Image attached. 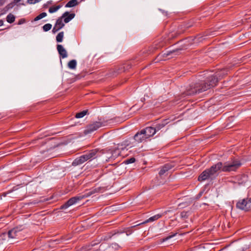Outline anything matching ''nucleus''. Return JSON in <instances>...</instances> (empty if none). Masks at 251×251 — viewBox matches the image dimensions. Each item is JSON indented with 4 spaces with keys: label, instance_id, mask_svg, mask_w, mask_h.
Masks as SVG:
<instances>
[{
    "label": "nucleus",
    "instance_id": "1",
    "mask_svg": "<svg viewBox=\"0 0 251 251\" xmlns=\"http://www.w3.org/2000/svg\"><path fill=\"white\" fill-rule=\"evenodd\" d=\"M241 165V162L238 159L226 162L224 164L222 162H218L203 171L199 176L198 180L203 181L208 179L212 180L218 175L219 171L221 170L223 172L235 171Z\"/></svg>",
    "mask_w": 251,
    "mask_h": 251
},
{
    "label": "nucleus",
    "instance_id": "2",
    "mask_svg": "<svg viewBox=\"0 0 251 251\" xmlns=\"http://www.w3.org/2000/svg\"><path fill=\"white\" fill-rule=\"evenodd\" d=\"M207 81L201 87L197 84H195V86H190V88L187 90L183 94V95H184V97L185 96H191L205 91L211 87L216 86L218 82V78L215 76H211L208 78Z\"/></svg>",
    "mask_w": 251,
    "mask_h": 251
},
{
    "label": "nucleus",
    "instance_id": "3",
    "mask_svg": "<svg viewBox=\"0 0 251 251\" xmlns=\"http://www.w3.org/2000/svg\"><path fill=\"white\" fill-rule=\"evenodd\" d=\"M105 126H106V122H105L99 121L94 122L87 126L84 131V133L85 134L91 133L98 129L99 128Z\"/></svg>",
    "mask_w": 251,
    "mask_h": 251
},
{
    "label": "nucleus",
    "instance_id": "4",
    "mask_svg": "<svg viewBox=\"0 0 251 251\" xmlns=\"http://www.w3.org/2000/svg\"><path fill=\"white\" fill-rule=\"evenodd\" d=\"M237 208L248 211L251 210V198L249 199H243L236 203Z\"/></svg>",
    "mask_w": 251,
    "mask_h": 251
},
{
    "label": "nucleus",
    "instance_id": "5",
    "mask_svg": "<svg viewBox=\"0 0 251 251\" xmlns=\"http://www.w3.org/2000/svg\"><path fill=\"white\" fill-rule=\"evenodd\" d=\"M83 199L84 196H83L82 194H80L78 196L73 197L70 199L65 204L62 205L61 206V209H66Z\"/></svg>",
    "mask_w": 251,
    "mask_h": 251
},
{
    "label": "nucleus",
    "instance_id": "6",
    "mask_svg": "<svg viewBox=\"0 0 251 251\" xmlns=\"http://www.w3.org/2000/svg\"><path fill=\"white\" fill-rule=\"evenodd\" d=\"M103 153V151L102 150H100L98 149H95L90 151L88 152L85 154V155L87 157V160H88L90 159L96 158Z\"/></svg>",
    "mask_w": 251,
    "mask_h": 251
},
{
    "label": "nucleus",
    "instance_id": "7",
    "mask_svg": "<svg viewBox=\"0 0 251 251\" xmlns=\"http://www.w3.org/2000/svg\"><path fill=\"white\" fill-rule=\"evenodd\" d=\"M4 235H7L9 239L18 238L20 235V231L18 228H14L10 230L7 233H4Z\"/></svg>",
    "mask_w": 251,
    "mask_h": 251
},
{
    "label": "nucleus",
    "instance_id": "8",
    "mask_svg": "<svg viewBox=\"0 0 251 251\" xmlns=\"http://www.w3.org/2000/svg\"><path fill=\"white\" fill-rule=\"evenodd\" d=\"M75 16V14L71 13L70 14L68 12H65L63 14L61 17L64 19V22L65 23H69L71 20H72Z\"/></svg>",
    "mask_w": 251,
    "mask_h": 251
},
{
    "label": "nucleus",
    "instance_id": "9",
    "mask_svg": "<svg viewBox=\"0 0 251 251\" xmlns=\"http://www.w3.org/2000/svg\"><path fill=\"white\" fill-rule=\"evenodd\" d=\"M86 157L85 154L80 156V157L76 158L72 163L73 166H77L80 165L85 161H87Z\"/></svg>",
    "mask_w": 251,
    "mask_h": 251
},
{
    "label": "nucleus",
    "instance_id": "10",
    "mask_svg": "<svg viewBox=\"0 0 251 251\" xmlns=\"http://www.w3.org/2000/svg\"><path fill=\"white\" fill-rule=\"evenodd\" d=\"M57 50L59 54V55L63 58H66L68 56L67 51L64 48L62 45H57Z\"/></svg>",
    "mask_w": 251,
    "mask_h": 251
},
{
    "label": "nucleus",
    "instance_id": "11",
    "mask_svg": "<svg viewBox=\"0 0 251 251\" xmlns=\"http://www.w3.org/2000/svg\"><path fill=\"white\" fill-rule=\"evenodd\" d=\"M100 187L93 188V189L88 191L87 192H85L84 194H82V195H83V196H84V198H86L87 197L90 196L91 195H92L95 193H99L100 191Z\"/></svg>",
    "mask_w": 251,
    "mask_h": 251
},
{
    "label": "nucleus",
    "instance_id": "12",
    "mask_svg": "<svg viewBox=\"0 0 251 251\" xmlns=\"http://www.w3.org/2000/svg\"><path fill=\"white\" fill-rule=\"evenodd\" d=\"M173 166L170 164H166L161 168L159 172L160 176L164 175L168 171L171 169Z\"/></svg>",
    "mask_w": 251,
    "mask_h": 251
},
{
    "label": "nucleus",
    "instance_id": "13",
    "mask_svg": "<svg viewBox=\"0 0 251 251\" xmlns=\"http://www.w3.org/2000/svg\"><path fill=\"white\" fill-rule=\"evenodd\" d=\"M134 140L137 141L138 143H141L146 141V139L144 138L143 134L141 133V131L137 132L134 136Z\"/></svg>",
    "mask_w": 251,
    "mask_h": 251
},
{
    "label": "nucleus",
    "instance_id": "14",
    "mask_svg": "<svg viewBox=\"0 0 251 251\" xmlns=\"http://www.w3.org/2000/svg\"><path fill=\"white\" fill-rule=\"evenodd\" d=\"M144 129L150 137L152 136L156 132V129H154V128L151 126L147 127Z\"/></svg>",
    "mask_w": 251,
    "mask_h": 251
},
{
    "label": "nucleus",
    "instance_id": "15",
    "mask_svg": "<svg viewBox=\"0 0 251 251\" xmlns=\"http://www.w3.org/2000/svg\"><path fill=\"white\" fill-rule=\"evenodd\" d=\"M161 217H162V215H160V214L155 215H154V216H153L152 217H151V218H150L149 219H148V220H147L146 221H145L143 223H141V224H146V223H147L151 222H153L154 221H156V220H158L159 218H160ZM141 225V224H139L137 225V226H138V225Z\"/></svg>",
    "mask_w": 251,
    "mask_h": 251
},
{
    "label": "nucleus",
    "instance_id": "16",
    "mask_svg": "<svg viewBox=\"0 0 251 251\" xmlns=\"http://www.w3.org/2000/svg\"><path fill=\"white\" fill-rule=\"evenodd\" d=\"M62 20L63 18L61 17L56 21L54 25L56 26L58 29H60L64 26V24L63 23Z\"/></svg>",
    "mask_w": 251,
    "mask_h": 251
},
{
    "label": "nucleus",
    "instance_id": "17",
    "mask_svg": "<svg viewBox=\"0 0 251 251\" xmlns=\"http://www.w3.org/2000/svg\"><path fill=\"white\" fill-rule=\"evenodd\" d=\"M78 2L77 0H71L65 5V7H73L78 5Z\"/></svg>",
    "mask_w": 251,
    "mask_h": 251
},
{
    "label": "nucleus",
    "instance_id": "18",
    "mask_svg": "<svg viewBox=\"0 0 251 251\" xmlns=\"http://www.w3.org/2000/svg\"><path fill=\"white\" fill-rule=\"evenodd\" d=\"M167 123L168 122L167 121V120H165L161 123L157 124L154 129H156L157 131L161 129L162 128H163L167 124Z\"/></svg>",
    "mask_w": 251,
    "mask_h": 251
},
{
    "label": "nucleus",
    "instance_id": "19",
    "mask_svg": "<svg viewBox=\"0 0 251 251\" xmlns=\"http://www.w3.org/2000/svg\"><path fill=\"white\" fill-rule=\"evenodd\" d=\"M121 148H118L117 149H115L112 152V155L111 157L115 158L118 157L119 155L121 154L120 149Z\"/></svg>",
    "mask_w": 251,
    "mask_h": 251
},
{
    "label": "nucleus",
    "instance_id": "20",
    "mask_svg": "<svg viewBox=\"0 0 251 251\" xmlns=\"http://www.w3.org/2000/svg\"><path fill=\"white\" fill-rule=\"evenodd\" d=\"M15 16L11 13L9 14L6 17V21L9 23L11 24L13 23L15 21Z\"/></svg>",
    "mask_w": 251,
    "mask_h": 251
},
{
    "label": "nucleus",
    "instance_id": "21",
    "mask_svg": "<svg viewBox=\"0 0 251 251\" xmlns=\"http://www.w3.org/2000/svg\"><path fill=\"white\" fill-rule=\"evenodd\" d=\"M68 67L71 69H75L76 66V61L75 60H72L68 64Z\"/></svg>",
    "mask_w": 251,
    "mask_h": 251
},
{
    "label": "nucleus",
    "instance_id": "22",
    "mask_svg": "<svg viewBox=\"0 0 251 251\" xmlns=\"http://www.w3.org/2000/svg\"><path fill=\"white\" fill-rule=\"evenodd\" d=\"M88 110H83L80 112L77 113L75 114V117L76 118H81L87 114Z\"/></svg>",
    "mask_w": 251,
    "mask_h": 251
},
{
    "label": "nucleus",
    "instance_id": "23",
    "mask_svg": "<svg viewBox=\"0 0 251 251\" xmlns=\"http://www.w3.org/2000/svg\"><path fill=\"white\" fill-rule=\"evenodd\" d=\"M64 37V32L63 31H61L59 32L56 37V40L57 42H61L63 41Z\"/></svg>",
    "mask_w": 251,
    "mask_h": 251
},
{
    "label": "nucleus",
    "instance_id": "24",
    "mask_svg": "<svg viewBox=\"0 0 251 251\" xmlns=\"http://www.w3.org/2000/svg\"><path fill=\"white\" fill-rule=\"evenodd\" d=\"M60 8V5H58L56 6H52L49 8V11L50 13H52L57 11Z\"/></svg>",
    "mask_w": 251,
    "mask_h": 251
},
{
    "label": "nucleus",
    "instance_id": "25",
    "mask_svg": "<svg viewBox=\"0 0 251 251\" xmlns=\"http://www.w3.org/2000/svg\"><path fill=\"white\" fill-rule=\"evenodd\" d=\"M51 27L52 25L51 24H47L43 26V29L44 31H48L51 28Z\"/></svg>",
    "mask_w": 251,
    "mask_h": 251
},
{
    "label": "nucleus",
    "instance_id": "26",
    "mask_svg": "<svg viewBox=\"0 0 251 251\" xmlns=\"http://www.w3.org/2000/svg\"><path fill=\"white\" fill-rule=\"evenodd\" d=\"M135 161V159L134 157H131L129 159H127L124 161V163L126 164L134 163Z\"/></svg>",
    "mask_w": 251,
    "mask_h": 251
},
{
    "label": "nucleus",
    "instance_id": "27",
    "mask_svg": "<svg viewBox=\"0 0 251 251\" xmlns=\"http://www.w3.org/2000/svg\"><path fill=\"white\" fill-rule=\"evenodd\" d=\"M97 243H92L91 245H89L87 247V250L88 251H98V250L94 251L93 249L92 248L93 247L95 246V245H97Z\"/></svg>",
    "mask_w": 251,
    "mask_h": 251
},
{
    "label": "nucleus",
    "instance_id": "28",
    "mask_svg": "<svg viewBox=\"0 0 251 251\" xmlns=\"http://www.w3.org/2000/svg\"><path fill=\"white\" fill-rule=\"evenodd\" d=\"M109 248H111L112 249H115V250H118L120 247L116 243H113L109 246Z\"/></svg>",
    "mask_w": 251,
    "mask_h": 251
},
{
    "label": "nucleus",
    "instance_id": "29",
    "mask_svg": "<svg viewBox=\"0 0 251 251\" xmlns=\"http://www.w3.org/2000/svg\"><path fill=\"white\" fill-rule=\"evenodd\" d=\"M141 133L143 134L144 138L146 140L150 138V136L146 133V132L144 129H143L141 130Z\"/></svg>",
    "mask_w": 251,
    "mask_h": 251
},
{
    "label": "nucleus",
    "instance_id": "30",
    "mask_svg": "<svg viewBox=\"0 0 251 251\" xmlns=\"http://www.w3.org/2000/svg\"><path fill=\"white\" fill-rule=\"evenodd\" d=\"M176 51H177L173 50L172 51H170L167 52V53H164V55H165L166 56H168L172 54L176 53Z\"/></svg>",
    "mask_w": 251,
    "mask_h": 251
},
{
    "label": "nucleus",
    "instance_id": "31",
    "mask_svg": "<svg viewBox=\"0 0 251 251\" xmlns=\"http://www.w3.org/2000/svg\"><path fill=\"white\" fill-rule=\"evenodd\" d=\"M27 2L29 4H34L38 2V0H27Z\"/></svg>",
    "mask_w": 251,
    "mask_h": 251
},
{
    "label": "nucleus",
    "instance_id": "32",
    "mask_svg": "<svg viewBox=\"0 0 251 251\" xmlns=\"http://www.w3.org/2000/svg\"><path fill=\"white\" fill-rule=\"evenodd\" d=\"M25 22V19H21L19 21L18 24L19 25L24 24Z\"/></svg>",
    "mask_w": 251,
    "mask_h": 251
},
{
    "label": "nucleus",
    "instance_id": "33",
    "mask_svg": "<svg viewBox=\"0 0 251 251\" xmlns=\"http://www.w3.org/2000/svg\"><path fill=\"white\" fill-rule=\"evenodd\" d=\"M40 17L42 19L45 17L47 16V13L46 12H43L39 15Z\"/></svg>",
    "mask_w": 251,
    "mask_h": 251
},
{
    "label": "nucleus",
    "instance_id": "34",
    "mask_svg": "<svg viewBox=\"0 0 251 251\" xmlns=\"http://www.w3.org/2000/svg\"><path fill=\"white\" fill-rule=\"evenodd\" d=\"M59 30H60L59 29H58L57 27L56 26H54L53 29H52V32L53 33H55V32H56L57 31H58Z\"/></svg>",
    "mask_w": 251,
    "mask_h": 251
},
{
    "label": "nucleus",
    "instance_id": "35",
    "mask_svg": "<svg viewBox=\"0 0 251 251\" xmlns=\"http://www.w3.org/2000/svg\"><path fill=\"white\" fill-rule=\"evenodd\" d=\"M175 235V234H173V235H170L168 237H167L164 240H167L171 238H172L173 237H174V236Z\"/></svg>",
    "mask_w": 251,
    "mask_h": 251
},
{
    "label": "nucleus",
    "instance_id": "36",
    "mask_svg": "<svg viewBox=\"0 0 251 251\" xmlns=\"http://www.w3.org/2000/svg\"><path fill=\"white\" fill-rule=\"evenodd\" d=\"M40 19H41V18L40 17V16L39 15H38L35 18L34 21H37Z\"/></svg>",
    "mask_w": 251,
    "mask_h": 251
},
{
    "label": "nucleus",
    "instance_id": "37",
    "mask_svg": "<svg viewBox=\"0 0 251 251\" xmlns=\"http://www.w3.org/2000/svg\"><path fill=\"white\" fill-rule=\"evenodd\" d=\"M5 0H0V6H2L4 3Z\"/></svg>",
    "mask_w": 251,
    "mask_h": 251
},
{
    "label": "nucleus",
    "instance_id": "38",
    "mask_svg": "<svg viewBox=\"0 0 251 251\" xmlns=\"http://www.w3.org/2000/svg\"><path fill=\"white\" fill-rule=\"evenodd\" d=\"M181 215L182 217H184V216H186V213L184 212H183L181 213Z\"/></svg>",
    "mask_w": 251,
    "mask_h": 251
},
{
    "label": "nucleus",
    "instance_id": "39",
    "mask_svg": "<svg viewBox=\"0 0 251 251\" xmlns=\"http://www.w3.org/2000/svg\"><path fill=\"white\" fill-rule=\"evenodd\" d=\"M3 24V22L2 20H0V26L2 25Z\"/></svg>",
    "mask_w": 251,
    "mask_h": 251
},
{
    "label": "nucleus",
    "instance_id": "40",
    "mask_svg": "<svg viewBox=\"0 0 251 251\" xmlns=\"http://www.w3.org/2000/svg\"><path fill=\"white\" fill-rule=\"evenodd\" d=\"M131 231H130V232H128V231H126V235H130V234H131Z\"/></svg>",
    "mask_w": 251,
    "mask_h": 251
},
{
    "label": "nucleus",
    "instance_id": "41",
    "mask_svg": "<svg viewBox=\"0 0 251 251\" xmlns=\"http://www.w3.org/2000/svg\"><path fill=\"white\" fill-rule=\"evenodd\" d=\"M22 0H14V2L15 3H18L19 2H20V1H21Z\"/></svg>",
    "mask_w": 251,
    "mask_h": 251
},
{
    "label": "nucleus",
    "instance_id": "42",
    "mask_svg": "<svg viewBox=\"0 0 251 251\" xmlns=\"http://www.w3.org/2000/svg\"><path fill=\"white\" fill-rule=\"evenodd\" d=\"M136 226H134L133 227H135ZM133 227V226L131 227V228Z\"/></svg>",
    "mask_w": 251,
    "mask_h": 251
}]
</instances>
